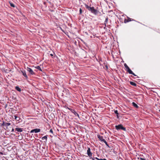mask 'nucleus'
Wrapping results in <instances>:
<instances>
[{
    "mask_svg": "<svg viewBox=\"0 0 160 160\" xmlns=\"http://www.w3.org/2000/svg\"><path fill=\"white\" fill-rule=\"evenodd\" d=\"M85 8L87 9L88 10L91 12L92 13L95 15H97L98 14L99 11L95 9L94 7H90L86 4H85Z\"/></svg>",
    "mask_w": 160,
    "mask_h": 160,
    "instance_id": "f257e3e1",
    "label": "nucleus"
},
{
    "mask_svg": "<svg viewBox=\"0 0 160 160\" xmlns=\"http://www.w3.org/2000/svg\"><path fill=\"white\" fill-rule=\"evenodd\" d=\"M115 128L118 130L122 129L124 131H126L125 128L123 127L121 124H119L118 125H116L115 126Z\"/></svg>",
    "mask_w": 160,
    "mask_h": 160,
    "instance_id": "f03ea898",
    "label": "nucleus"
},
{
    "mask_svg": "<svg viewBox=\"0 0 160 160\" xmlns=\"http://www.w3.org/2000/svg\"><path fill=\"white\" fill-rule=\"evenodd\" d=\"M20 73H21L22 75L25 77L26 79H28V77L26 74V71L24 70H22L19 72Z\"/></svg>",
    "mask_w": 160,
    "mask_h": 160,
    "instance_id": "7ed1b4c3",
    "label": "nucleus"
},
{
    "mask_svg": "<svg viewBox=\"0 0 160 160\" xmlns=\"http://www.w3.org/2000/svg\"><path fill=\"white\" fill-rule=\"evenodd\" d=\"M134 20L133 19L130 18L128 17H127V19H124V22L125 23H126L129 22H130V21H134Z\"/></svg>",
    "mask_w": 160,
    "mask_h": 160,
    "instance_id": "20e7f679",
    "label": "nucleus"
},
{
    "mask_svg": "<svg viewBox=\"0 0 160 160\" xmlns=\"http://www.w3.org/2000/svg\"><path fill=\"white\" fill-rule=\"evenodd\" d=\"M27 70L31 75H33L35 74V73L33 72L31 68L27 67Z\"/></svg>",
    "mask_w": 160,
    "mask_h": 160,
    "instance_id": "39448f33",
    "label": "nucleus"
},
{
    "mask_svg": "<svg viewBox=\"0 0 160 160\" xmlns=\"http://www.w3.org/2000/svg\"><path fill=\"white\" fill-rule=\"evenodd\" d=\"M40 129L39 128H36L32 130L31 131V133H37L40 132Z\"/></svg>",
    "mask_w": 160,
    "mask_h": 160,
    "instance_id": "423d86ee",
    "label": "nucleus"
},
{
    "mask_svg": "<svg viewBox=\"0 0 160 160\" xmlns=\"http://www.w3.org/2000/svg\"><path fill=\"white\" fill-rule=\"evenodd\" d=\"M87 153L89 157H92V152H91V150L89 148H88Z\"/></svg>",
    "mask_w": 160,
    "mask_h": 160,
    "instance_id": "0eeeda50",
    "label": "nucleus"
},
{
    "mask_svg": "<svg viewBox=\"0 0 160 160\" xmlns=\"http://www.w3.org/2000/svg\"><path fill=\"white\" fill-rule=\"evenodd\" d=\"M67 108H68V109L69 110H70L72 112H73L74 114L76 116H78V118H79V114L76 112H75L74 110H72V109L68 107Z\"/></svg>",
    "mask_w": 160,
    "mask_h": 160,
    "instance_id": "6e6552de",
    "label": "nucleus"
},
{
    "mask_svg": "<svg viewBox=\"0 0 160 160\" xmlns=\"http://www.w3.org/2000/svg\"><path fill=\"white\" fill-rule=\"evenodd\" d=\"M124 66L126 69L127 71L128 72L130 71L131 70L127 66L126 63L124 64Z\"/></svg>",
    "mask_w": 160,
    "mask_h": 160,
    "instance_id": "1a4fd4ad",
    "label": "nucleus"
},
{
    "mask_svg": "<svg viewBox=\"0 0 160 160\" xmlns=\"http://www.w3.org/2000/svg\"><path fill=\"white\" fill-rule=\"evenodd\" d=\"M98 138L99 139V140L102 141H103L104 142V141L105 140L103 138V137L102 136H100V135H98Z\"/></svg>",
    "mask_w": 160,
    "mask_h": 160,
    "instance_id": "9d476101",
    "label": "nucleus"
},
{
    "mask_svg": "<svg viewBox=\"0 0 160 160\" xmlns=\"http://www.w3.org/2000/svg\"><path fill=\"white\" fill-rule=\"evenodd\" d=\"M16 131H17L18 132H22L23 131L22 128H16L15 129Z\"/></svg>",
    "mask_w": 160,
    "mask_h": 160,
    "instance_id": "9b49d317",
    "label": "nucleus"
},
{
    "mask_svg": "<svg viewBox=\"0 0 160 160\" xmlns=\"http://www.w3.org/2000/svg\"><path fill=\"white\" fill-rule=\"evenodd\" d=\"M108 17H107V18L105 19V20L104 22V25H105V27L107 26V24L108 22Z\"/></svg>",
    "mask_w": 160,
    "mask_h": 160,
    "instance_id": "f8f14e48",
    "label": "nucleus"
},
{
    "mask_svg": "<svg viewBox=\"0 0 160 160\" xmlns=\"http://www.w3.org/2000/svg\"><path fill=\"white\" fill-rule=\"evenodd\" d=\"M15 88L19 92L21 91V89L18 86H16Z\"/></svg>",
    "mask_w": 160,
    "mask_h": 160,
    "instance_id": "ddd939ff",
    "label": "nucleus"
},
{
    "mask_svg": "<svg viewBox=\"0 0 160 160\" xmlns=\"http://www.w3.org/2000/svg\"><path fill=\"white\" fill-rule=\"evenodd\" d=\"M11 123L9 122H6L5 124V126L6 127V129L8 128L7 126L10 125Z\"/></svg>",
    "mask_w": 160,
    "mask_h": 160,
    "instance_id": "4468645a",
    "label": "nucleus"
},
{
    "mask_svg": "<svg viewBox=\"0 0 160 160\" xmlns=\"http://www.w3.org/2000/svg\"><path fill=\"white\" fill-rule=\"evenodd\" d=\"M132 104L134 107L136 108H138V105L134 102H132Z\"/></svg>",
    "mask_w": 160,
    "mask_h": 160,
    "instance_id": "2eb2a0df",
    "label": "nucleus"
},
{
    "mask_svg": "<svg viewBox=\"0 0 160 160\" xmlns=\"http://www.w3.org/2000/svg\"><path fill=\"white\" fill-rule=\"evenodd\" d=\"M130 83L131 85L134 86H136L137 85L136 84V83L132 82H130Z\"/></svg>",
    "mask_w": 160,
    "mask_h": 160,
    "instance_id": "dca6fc26",
    "label": "nucleus"
},
{
    "mask_svg": "<svg viewBox=\"0 0 160 160\" xmlns=\"http://www.w3.org/2000/svg\"><path fill=\"white\" fill-rule=\"evenodd\" d=\"M129 74H132L134 76H136V75H135L132 71L131 70L130 71L128 72Z\"/></svg>",
    "mask_w": 160,
    "mask_h": 160,
    "instance_id": "f3484780",
    "label": "nucleus"
},
{
    "mask_svg": "<svg viewBox=\"0 0 160 160\" xmlns=\"http://www.w3.org/2000/svg\"><path fill=\"white\" fill-rule=\"evenodd\" d=\"M14 117H15V119L16 120H17V121H19L20 119V118H19V117H17L16 116H14Z\"/></svg>",
    "mask_w": 160,
    "mask_h": 160,
    "instance_id": "a211bd4d",
    "label": "nucleus"
},
{
    "mask_svg": "<svg viewBox=\"0 0 160 160\" xmlns=\"http://www.w3.org/2000/svg\"><path fill=\"white\" fill-rule=\"evenodd\" d=\"M9 3L10 4V5L11 7L14 8L15 7V6L14 4H13L11 2H9Z\"/></svg>",
    "mask_w": 160,
    "mask_h": 160,
    "instance_id": "6ab92c4d",
    "label": "nucleus"
},
{
    "mask_svg": "<svg viewBox=\"0 0 160 160\" xmlns=\"http://www.w3.org/2000/svg\"><path fill=\"white\" fill-rule=\"evenodd\" d=\"M42 139V140H43L44 139H46V141L47 140V136H45L44 137H43Z\"/></svg>",
    "mask_w": 160,
    "mask_h": 160,
    "instance_id": "aec40b11",
    "label": "nucleus"
},
{
    "mask_svg": "<svg viewBox=\"0 0 160 160\" xmlns=\"http://www.w3.org/2000/svg\"><path fill=\"white\" fill-rule=\"evenodd\" d=\"M114 112L115 114H117V116L118 118V111L117 110H115L114 111Z\"/></svg>",
    "mask_w": 160,
    "mask_h": 160,
    "instance_id": "412c9836",
    "label": "nucleus"
},
{
    "mask_svg": "<svg viewBox=\"0 0 160 160\" xmlns=\"http://www.w3.org/2000/svg\"><path fill=\"white\" fill-rule=\"evenodd\" d=\"M104 142L105 143V144L109 148H110V147L109 146V145L108 144L107 142L106 141V140H105L104 141Z\"/></svg>",
    "mask_w": 160,
    "mask_h": 160,
    "instance_id": "4be33fe9",
    "label": "nucleus"
},
{
    "mask_svg": "<svg viewBox=\"0 0 160 160\" xmlns=\"http://www.w3.org/2000/svg\"><path fill=\"white\" fill-rule=\"evenodd\" d=\"M79 12H80V14H81L82 13V10L81 8H80Z\"/></svg>",
    "mask_w": 160,
    "mask_h": 160,
    "instance_id": "5701e85b",
    "label": "nucleus"
},
{
    "mask_svg": "<svg viewBox=\"0 0 160 160\" xmlns=\"http://www.w3.org/2000/svg\"><path fill=\"white\" fill-rule=\"evenodd\" d=\"M37 68L38 69H39V70H40L41 71V69L40 67L39 66H37Z\"/></svg>",
    "mask_w": 160,
    "mask_h": 160,
    "instance_id": "b1692460",
    "label": "nucleus"
},
{
    "mask_svg": "<svg viewBox=\"0 0 160 160\" xmlns=\"http://www.w3.org/2000/svg\"><path fill=\"white\" fill-rule=\"evenodd\" d=\"M140 158L141 160H146L145 158Z\"/></svg>",
    "mask_w": 160,
    "mask_h": 160,
    "instance_id": "393cba45",
    "label": "nucleus"
},
{
    "mask_svg": "<svg viewBox=\"0 0 160 160\" xmlns=\"http://www.w3.org/2000/svg\"><path fill=\"white\" fill-rule=\"evenodd\" d=\"M50 132L52 133H53V131L52 130V129H51L50 130Z\"/></svg>",
    "mask_w": 160,
    "mask_h": 160,
    "instance_id": "a878e982",
    "label": "nucleus"
},
{
    "mask_svg": "<svg viewBox=\"0 0 160 160\" xmlns=\"http://www.w3.org/2000/svg\"><path fill=\"white\" fill-rule=\"evenodd\" d=\"M5 123H4V122H3V123L2 124V125L5 126Z\"/></svg>",
    "mask_w": 160,
    "mask_h": 160,
    "instance_id": "bb28decb",
    "label": "nucleus"
},
{
    "mask_svg": "<svg viewBox=\"0 0 160 160\" xmlns=\"http://www.w3.org/2000/svg\"><path fill=\"white\" fill-rule=\"evenodd\" d=\"M3 153L2 152H0V155H3Z\"/></svg>",
    "mask_w": 160,
    "mask_h": 160,
    "instance_id": "cd10ccee",
    "label": "nucleus"
},
{
    "mask_svg": "<svg viewBox=\"0 0 160 160\" xmlns=\"http://www.w3.org/2000/svg\"><path fill=\"white\" fill-rule=\"evenodd\" d=\"M14 130V129L13 128H12V130H11V132H13Z\"/></svg>",
    "mask_w": 160,
    "mask_h": 160,
    "instance_id": "c85d7f7f",
    "label": "nucleus"
},
{
    "mask_svg": "<svg viewBox=\"0 0 160 160\" xmlns=\"http://www.w3.org/2000/svg\"><path fill=\"white\" fill-rule=\"evenodd\" d=\"M50 55L52 57L53 56V54L51 53L50 54Z\"/></svg>",
    "mask_w": 160,
    "mask_h": 160,
    "instance_id": "c756f323",
    "label": "nucleus"
},
{
    "mask_svg": "<svg viewBox=\"0 0 160 160\" xmlns=\"http://www.w3.org/2000/svg\"><path fill=\"white\" fill-rule=\"evenodd\" d=\"M90 159H92V160H95L93 158H92L91 157H90Z\"/></svg>",
    "mask_w": 160,
    "mask_h": 160,
    "instance_id": "7c9ffc66",
    "label": "nucleus"
},
{
    "mask_svg": "<svg viewBox=\"0 0 160 160\" xmlns=\"http://www.w3.org/2000/svg\"><path fill=\"white\" fill-rule=\"evenodd\" d=\"M95 159H97V160H98V159H99V158H97V157H96V158H95Z\"/></svg>",
    "mask_w": 160,
    "mask_h": 160,
    "instance_id": "2f4dec72",
    "label": "nucleus"
},
{
    "mask_svg": "<svg viewBox=\"0 0 160 160\" xmlns=\"http://www.w3.org/2000/svg\"><path fill=\"white\" fill-rule=\"evenodd\" d=\"M98 160H102V159H99Z\"/></svg>",
    "mask_w": 160,
    "mask_h": 160,
    "instance_id": "473e14b6",
    "label": "nucleus"
},
{
    "mask_svg": "<svg viewBox=\"0 0 160 160\" xmlns=\"http://www.w3.org/2000/svg\"><path fill=\"white\" fill-rule=\"evenodd\" d=\"M102 160H107L106 159L104 158V159H102Z\"/></svg>",
    "mask_w": 160,
    "mask_h": 160,
    "instance_id": "72a5a7b5",
    "label": "nucleus"
},
{
    "mask_svg": "<svg viewBox=\"0 0 160 160\" xmlns=\"http://www.w3.org/2000/svg\"><path fill=\"white\" fill-rule=\"evenodd\" d=\"M159 111L160 112V109L159 110Z\"/></svg>",
    "mask_w": 160,
    "mask_h": 160,
    "instance_id": "f704fd0d",
    "label": "nucleus"
}]
</instances>
